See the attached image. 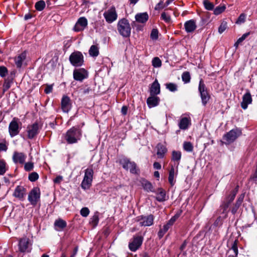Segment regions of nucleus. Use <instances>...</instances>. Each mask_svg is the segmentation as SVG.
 <instances>
[{
  "label": "nucleus",
  "mask_w": 257,
  "mask_h": 257,
  "mask_svg": "<svg viewBox=\"0 0 257 257\" xmlns=\"http://www.w3.org/2000/svg\"><path fill=\"white\" fill-rule=\"evenodd\" d=\"M82 132L79 126H73L64 135V137L68 144L77 143L82 138Z\"/></svg>",
  "instance_id": "obj_1"
},
{
  "label": "nucleus",
  "mask_w": 257,
  "mask_h": 257,
  "mask_svg": "<svg viewBox=\"0 0 257 257\" xmlns=\"http://www.w3.org/2000/svg\"><path fill=\"white\" fill-rule=\"evenodd\" d=\"M117 29L119 34L124 38L129 37L131 33L130 23L126 18H122L118 20L117 24Z\"/></svg>",
  "instance_id": "obj_2"
},
{
  "label": "nucleus",
  "mask_w": 257,
  "mask_h": 257,
  "mask_svg": "<svg viewBox=\"0 0 257 257\" xmlns=\"http://www.w3.org/2000/svg\"><path fill=\"white\" fill-rule=\"evenodd\" d=\"M119 162L122 168L126 170H130V172L134 174H137L139 172L137 164L134 162H132L126 157L121 158Z\"/></svg>",
  "instance_id": "obj_3"
},
{
  "label": "nucleus",
  "mask_w": 257,
  "mask_h": 257,
  "mask_svg": "<svg viewBox=\"0 0 257 257\" xmlns=\"http://www.w3.org/2000/svg\"><path fill=\"white\" fill-rule=\"evenodd\" d=\"M93 171L92 168H87L85 170L84 176L81 184V188L86 190L89 189L92 185Z\"/></svg>",
  "instance_id": "obj_4"
},
{
  "label": "nucleus",
  "mask_w": 257,
  "mask_h": 257,
  "mask_svg": "<svg viewBox=\"0 0 257 257\" xmlns=\"http://www.w3.org/2000/svg\"><path fill=\"white\" fill-rule=\"evenodd\" d=\"M69 61L74 67H80L83 65L84 57L81 52L74 51L69 56Z\"/></svg>",
  "instance_id": "obj_5"
},
{
  "label": "nucleus",
  "mask_w": 257,
  "mask_h": 257,
  "mask_svg": "<svg viewBox=\"0 0 257 257\" xmlns=\"http://www.w3.org/2000/svg\"><path fill=\"white\" fill-rule=\"evenodd\" d=\"M198 90L201 98L202 103L205 106L210 98V96L202 79L199 81Z\"/></svg>",
  "instance_id": "obj_6"
},
{
  "label": "nucleus",
  "mask_w": 257,
  "mask_h": 257,
  "mask_svg": "<svg viewBox=\"0 0 257 257\" xmlns=\"http://www.w3.org/2000/svg\"><path fill=\"white\" fill-rule=\"evenodd\" d=\"M144 237L140 235H136L130 239L128 243V248L132 251H137L142 245Z\"/></svg>",
  "instance_id": "obj_7"
},
{
  "label": "nucleus",
  "mask_w": 257,
  "mask_h": 257,
  "mask_svg": "<svg viewBox=\"0 0 257 257\" xmlns=\"http://www.w3.org/2000/svg\"><path fill=\"white\" fill-rule=\"evenodd\" d=\"M103 15L106 22L108 24L115 21L118 17L116 9L114 6H112L106 10Z\"/></svg>",
  "instance_id": "obj_8"
},
{
  "label": "nucleus",
  "mask_w": 257,
  "mask_h": 257,
  "mask_svg": "<svg viewBox=\"0 0 257 257\" xmlns=\"http://www.w3.org/2000/svg\"><path fill=\"white\" fill-rule=\"evenodd\" d=\"M40 190L38 187L33 188L28 195V200L30 203L35 206L37 204L40 198Z\"/></svg>",
  "instance_id": "obj_9"
},
{
  "label": "nucleus",
  "mask_w": 257,
  "mask_h": 257,
  "mask_svg": "<svg viewBox=\"0 0 257 257\" xmlns=\"http://www.w3.org/2000/svg\"><path fill=\"white\" fill-rule=\"evenodd\" d=\"M19 119L14 117L10 122L9 126V132L11 137H14L19 134L20 132Z\"/></svg>",
  "instance_id": "obj_10"
},
{
  "label": "nucleus",
  "mask_w": 257,
  "mask_h": 257,
  "mask_svg": "<svg viewBox=\"0 0 257 257\" xmlns=\"http://www.w3.org/2000/svg\"><path fill=\"white\" fill-rule=\"evenodd\" d=\"M241 134V132L239 130H232L224 135L223 139L226 143L230 144L234 142Z\"/></svg>",
  "instance_id": "obj_11"
},
{
  "label": "nucleus",
  "mask_w": 257,
  "mask_h": 257,
  "mask_svg": "<svg viewBox=\"0 0 257 257\" xmlns=\"http://www.w3.org/2000/svg\"><path fill=\"white\" fill-rule=\"evenodd\" d=\"M27 190L24 186L18 185L15 188L13 196L17 199L23 201L26 196Z\"/></svg>",
  "instance_id": "obj_12"
},
{
  "label": "nucleus",
  "mask_w": 257,
  "mask_h": 257,
  "mask_svg": "<svg viewBox=\"0 0 257 257\" xmlns=\"http://www.w3.org/2000/svg\"><path fill=\"white\" fill-rule=\"evenodd\" d=\"M137 221L139 222L141 226H149L153 224L154 216L150 214L148 216H140L137 218Z\"/></svg>",
  "instance_id": "obj_13"
},
{
  "label": "nucleus",
  "mask_w": 257,
  "mask_h": 257,
  "mask_svg": "<svg viewBox=\"0 0 257 257\" xmlns=\"http://www.w3.org/2000/svg\"><path fill=\"white\" fill-rule=\"evenodd\" d=\"M40 128V126L38 123L36 122L33 124L29 125L27 128L28 138L30 139H33L38 134Z\"/></svg>",
  "instance_id": "obj_14"
},
{
  "label": "nucleus",
  "mask_w": 257,
  "mask_h": 257,
  "mask_svg": "<svg viewBox=\"0 0 257 257\" xmlns=\"http://www.w3.org/2000/svg\"><path fill=\"white\" fill-rule=\"evenodd\" d=\"M31 244L29 239L27 237L21 238L19 240V248L21 252H30L31 250Z\"/></svg>",
  "instance_id": "obj_15"
},
{
  "label": "nucleus",
  "mask_w": 257,
  "mask_h": 257,
  "mask_svg": "<svg viewBox=\"0 0 257 257\" xmlns=\"http://www.w3.org/2000/svg\"><path fill=\"white\" fill-rule=\"evenodd\" d=\"M88 75L87 71L84 68L77 69L73 71V78L77 81H82L87 78Z\"/></svg>",
  "instance_id": "obj_16"
},
{
  "label": "nucleus",
  "mask_w": 257,
  "mask_h": 257,
  "mask_svg": "<svg viewBox=\"0 0 257 257\" xmlns=\"http://www.w3.org/2000/svg\"><path fill=\"white\" fill-rule=\"evenodd\" d=\"M88 25L87 20L84 17H80L78 19L76 23L73 30L75 32H80L84 30Z\"/></svg>",
  "instance_id": "obj_17"
},
{
  "label": "nucleus",
  "mask_w": 257,
  "mask_h": 257,
  "mask_svg": "<svg viewBox=\"0 0 257 257\" xmlns=\"http://www.w3.org/2000/svg\"><path fill=\"white\" fill-rule=\"evenodd\" d=\"M237 190H233L231 193L226 197L223 203L221 205V207L223 209V212H225L229 207L230 203L234 200Z\"/></svg>",
  "instance_id": "obj_18"
},
{
  "label": "nucleus",
  "mask_w": 257,
  "mask_h": 257,
  "mask_svg": "<svg viewBox=\"0 0 257 257\" xmlns=\"http://www.w3.org/2000/svg\"><path fill=\"white\" fill-rule=\"evenodd\" d=\"M252 99L251 94L248 90H246V92L242 96V100L241 102V107L243 109H246L248 105L252 103Z\"/></svg>",
  "instance_id": "obj_19"
},
{
  "label": "nucleus",
  "mask_w": 257,
  "mask_h": 257,
  "mask_svg": "<svg viewBox=\"0 0 257 257\" xmlns=\"http://www.w3.org/2000/svg\"><path fill=\"white\" fill-rule=\"evenodd\" d=\"M61 105L63 111L64 112H68L71 107L70 98L66 95L63 96L61 99Z\"/></svg>",
  "instance_id": "obj_20"
},
{
  "label": "nucleus",
  "mask_w": 257,
  "mask_h": 257,
  "mask_svg": "<svg viewBox=\"0 0 257 257\" xmlns=\"http://www.w3.org/2000/svg\"><path fill=\"white\" fill-rule=\"evenodd\" d=\"M27 156L23 153L15 152L13 156V160L16 164H23L25 163Z\"/></svg>",
  "instance_id": "obj_21"
},
{
  "label": "nucleus",
  "mask_w": 257,
  "mask_h": 257,
  "mask_svg": "<svg viewBox=\"0 0 257 257\" xmlns=\"http://www.w3.org/2000/svg\"><path fill=\"white\" fill-rule=\"evenodd\" d=\"M191 120L190 116H184L181 118L178 126L181 130H185L188 128L191 125Z\"/></svg>",
  "instance_id": "obj_22"
},
{
  "label": "nucleus",
  "mask_w": 257,
  "mask_h": 257,
  "mask_svg": "<svg viewBox=\"0 0 257 257\" xmlns=\"http://www.w3.org/2000/svg\"><path fill=\"white\" fill-rule=\"evenodd\" d=\"M184 28L188 33L193 32L197 28L196 22L194 20H190L184 23Z\"/></svg>",
  "instance_id": "obj_23"
},
{
  "label": "nucleus",
  "mask_w": 257,
  "mask_h": 257,
  "mask_svg": "<svg viewBox=\"0 0 257 257\" xmlns=\"http://www.w3.org/2000/svg\"><path fill=\"white\" fill-rule=\"evenodd\" d=\"M151 95H157L160 93V85L157 79L152 84L150 89Z\"/></svg>",
  "instance_id": "obj_24"
},
{
  "label": "nucleus",
  "mask_w": 257,
  "mask_h": 257,
  "mask_svg": "<svg viewBox=\"0 0 257 257\" xmlns=\"http://www.w3.org/2000/svg\"><path fill=\"white\" fill-rule=\"evenodd\" d=\"M149 19V15L147 12L138 13L135 16L137 22L145 24Z\"/></svg>",
  "instance_id": "obj_25"
},
{
  "label": "nucleus",
  "mask_w": 257,
  "mask_h": 257,
  "mask_svg": "<svg viewBox=\"0 0 257 257\" xmlns=\"http://www.w3.org/2000/svg\"><path fill=\"white\" fill-rule=\"evenodd\" d=\"M67 226L66 222L61 219L59 218L56 219L54 222L55 229L58 231L63 230Z\"/></svg>",
  "instance_id": "obj_26"
},
{
  "label": "nucleus",
  "mask_w": 257,
  "mask_h": 257,
  "mask_svg": "<svg viewBox=\"0 0 257 257\" xmlns=\"http://www.w3.org/2000/svg\"><path fill=\"white\" fill-rule=\"evenodd\" d=\"M159 102V97L155 95H151L147 100V103L149 107H155L158 105Z\"/></svg>",
  "instance_id": "obj_27"
},
{
  "label": "nucleus",
  "mask_w": 257,
  "mask_h": 257,
  "mask_svg": "<svg viewBox=\"0 0 257 257\" xmlns=\"http://www.w3.org/2000/svg\"><path fill=\"white\" fill-rule=\"evenodd\" d=\"M26 53L23 52L18 56L15 58V62L18 68H21L22 66L23 62L26 59Z\"/></svg>",
  "instance_id": "obj_28"
},
{
  "label": "nucleus",
  "mask_w": 257,
  "mask_h": 257,
  "mask_svg": "<svg viewBox=\"0 0 257 257\" xmlns=\"http://www.w3.org/2000/svg\"><path fill=\"white\" fill-rule=\"evenodd\" d=\"M157 154L159 158H164L165 154L167 152L166 147L162 144H158L157 146Z\"/></svg>",
  "instance_id": "obj_29"
},
{
  "label": "nucleus",
  "mask_w": 257,
  "mask_h": 257,
  "mask_svg": "<svg viewBox=\"0 0 257 257\" xmlns=\"http://www.w3.org/2000/svg\"><path fill=\"white\" fill-rule=\"evenodd\" d=\"M178 171L175 172V169L172 167L169 173L168 181L171 186H173L175 183V176L177 175Z\"/></svg>",
  "instance_id": "obj_30"
},
{
  "label": "nucleus",
  "mask_w": 257,
  "mask_h": 257,
  "mask_svg": "<svg viewBox=\"0 0 257 257\" xmlns=\"http://www.w3.org/2000/svg\"><path fill=\"white\" fill-rule=\"evenodd\" d=\"M156 199L159 202H162L166 200V192L162 188H159L156 193Z\"/></svg>",
  "instance_id": "obj_31"
},
{
  "label": "nucleus",
  "mask_w": 257,
  "mask_h": 257,
  "mask_svg": "<svg viewBox=\"0 0 257 257\" xmlns=\"http://www.w3.org/2000/svg\"><path fill=\"white\" fill-rule=\"evenodd\" d=\"M99 212L96 211L94 213L93 215L91 217L90 219V224L92 226L93 228L95 227L99 222Z\"/></svg>",
  "instance_id": "obj_32"
},
{
  "label": "nucleus",
  "mask_w": 257,
  "mask_h": 257,
  "mask_svg": "<svg viewBox=\"0 0 257 257\" xmlns=\"http://www.w3.org/2000/svg\"><path fill=\"white\" fill-rule=\"evenodd\" d=\"M182 154L179 151H173L172 152V160L177 162L179 164L181 159Z\"/></svg>",
  "instance_id": "obj_33"
},
{
  "label": "nucleus",
  "mask_w": 257,
  "mask_h": 257,
  "mask_svg": "<svg viewBox=\"0 0 257 257\" xmlns=\"http://www.w3.org/2000/svg\"><path fill=\"white\" fill-rule=\"evenodd\" d=\"M8 170V167L5 160L0 159V176L4 175Z\"/></svg>",
  "instance_id": "obj_34"
},
{
  "label": "nucleus",
  "mask_w": 257,
  "mask_h": 257,
  "mask_svg": "<svg viewBox=\"0 0 257 257\" xmlns=\"http://www.w3.org/2000/svg\"><path fill=\"white\" fill-rule=\"evenodd\" d=\"M142 185L144 190L148 192L153 191V187L152 184L147 180H144L142 182Z\"/></svg>",
  "instance_id": "obj_35"
},
{
  "label": "nucleus",
  "mask_w": 257,
  "mask_h": 257,
  "mask_svg": "<svg viewBox=\"0 0 257 257\" xmlns=\"http://www.w3.org/2000/svg\"><path fill=\"white\" fill-rule=\"evenodd\" d=\"M89 54L91 56L96 57L99 54V49L97 45H92L89 50Z\"/></svg>",
  "instance_id": "obj_36"
},
{
  "label": "nucleus",
  "mask_w": 257,
  "mask_h": 257,
  "mask_svg": "<svg viewBox=\"0 0 257 257\" xmlns=\"http://www.w3.org/2000/svg\"><path fill=\"white\" fill-rule=\"evenodd\" d=\"M183 148L187 152H192L193 151V145L190 142H184L183 144Z\"/></svg>",
  "instance_id": "obj_37"
},
{
  "label": "nucleus",
  "mask_w": 257,
  "mask_h": 257,
  "mask_svg": "<svg viewBox=\"0 0 257 257\" xmlns=\"http://www.w3.org/2000/svg\"><path fill=\"white\" fill-rule=\"evenodd\" d=\"M230 250L233 251V253L230 255H229L228 257H237L238 254L237 240L234 241Z\"/></svg>",
  "instance_id": "obj_38"
},
{
  "label": "nucleus",
  "mask_w": 257,
  "mask_h": 257,
  "mask_svg": "<svg viewBox=\"0 0 257 257\" xmlns=\"http://www.w3.org/2000/svg\"><path fill=\"white\" fill-rule=\"evenodd\" d=\"M46 4L44 1L41 0L37 2L35 5V9L38 11H41L45 8Z\"/></svg>",
  "instance_id": "obj_39"
},
{
  "label": "nucleus",
  "mask_w": 257,
  "mask_h": 257,
  "mask_svg": "<svg viewBox=\"0 0 257 257\" xmlns=\"http://www.w3.org/2000/svg\"><path fill=\"white\" fill-rule=\"evenodd\" d=\"M152 64L154 67L160 68L162 66V61L159 57H156L152 59Z\"/></svg>",
  "instance_id": "obj_40"
},
{
  "label": "nucleus",
  "mask_w": 257,
  "mask_h": 257,
  "mask_svg": "<svg viewBox=\"0 0 257 257\" xmlns=\"http://www.w3.org/2000/svg\"><path fill=\"white\" fill-rule=\"evenodd\" d=\"M170 227L167 224H166L163 226L162 228L160 229L158 234L160 238H162L164 235Z\"/></svg>",
  "instance_id": "obj_41"
},
{
  "label": "nucleus",
  "mask_w": 257,
  "mask_h": 257,
  "mask_svg": "<svg viewBox=\"0 0 257 257\" xmlns=\"http://www.w3.org/2000/svg\"><path fill=\"white\" fill-rule=\"evenodd\" d=\"M161 19L167 23L170 24L171 23V16L167 13L163 12L161 15Z\"/></svg>",
  "instance_id": "obj_42"
},
{
  "label": "nucleus",
  "mask_w": 257,
  "mask_h": 257,
  "mask_svg": "<svg viewBox=\"0 0 257 257\" xmlns=\"http://www.w3.org/2000/svg\"><path fill=\"white\" fill-rule=\"evenodd\" d=\"M225 9L226 7L225 5H219L214 10V14L215 15H218L223 13L225 10Z\"/></svg>",
  "instance_id": "obj_43"
},
{
  "label": "nucleus",
  "mask_w": 257,
  "mask_h": 257,
  "mask_svg": "<svg viewBox=\"0 0 257 257\" xmlns=\"http://www.w3.org/2000/svg\"><path fill=\"white\" fill-rule=\"evenodd\" d=\"M182 79L185 83H188L190 81V75L189 72H184L182 75Z\"/></svg>",
  "instance_id": "obj_44"
},
{
  "label": "nucleus",
  "mask_w": 257,
  "mask_h": 257,
  "mask_svg": "<svg viewBox=\"0 0 257 257\" xmlns=\"http://www.w3.org/2000/svg\"><path fill=\"white\" fill-rule=\"evenodd\" d=\"M203 5L206 10L208 11L212 10L214 8V5L208 0L203 1Z\"/></svg>",
  "instance_id": "obj_45"
},
{
  "label": "nucleus",
  "mask_w": 257,
  "mask_h": 257,
  "mask_svg": "<svg viewBox=\"0 0 257 257\" xmlns=\"http://www.w3.org/2000/svg\"><path fill=\"white\" fill-rule=\"evenodd\" d=\"M246 18V15L244 13L241 14L239 17L238 18L237 20H236L235 23L236 24L240 25L241 24L244 23L245 22Z\"/></svg>",
  "instance_id": "obj_46"
},
{
  "label": "nucleus",
  "mask_w": 257,
  "mask_h": 257,
  "mask_svg": "<svg viewBox=\"0 0 257 257\" xmlns=\"http://www.w3.org/2000/svg\"><path fill=\"white\" fill-rule=\"evenodd\" d=\"M166 86L167 89L172 92H175L177 90V85L173 83H167Z\"/></svg>",
  "instance_id": "obj_47"
},
{
  "label": "nucleus",
  "mask_w": 257,
  "mask_h": 257,
  "mask_svg": "<svg viewBox=\"0 0 257 257\" xmlns=\"http://www.w3.org/2000/svg\"><path fill=\"white\" fill-rule=\"evenodd\" d=\"M8 143L6 140H4L2 142L0 143V152H6L8 150Z\"/></svg>",
  "instance_id": "obj_48"
},
{
  "label": "nucleus",
  "mask_w": 257,
  "mask_h": 257,
  "mask_svg": "<svg viewBox=\"0 0 257 257\" xmlns=\"http://www.w3.org/2000/svg\"><path fill=\"white\" fill-rule=\"evenodd\" d=\"M39 178V175L36 172H32L30 173L29 175V179L31 182H35L37 180H38Z\"/></svg>",
  "instance_id": "obj_49"
},
{
  "label": "nucleus",
  "mask_w": 257,
  "mask_h": 257,
  "mask_svg": "<svg viewBox=\"0 0 257 257\" xmlns=\"http://www.w3.org/2000/svg\"><path fill=\"white\" fill-rule=\"evenodd\" d=\"M34 168V163L32 162H27L25 164L24 169L26 171L29 172Z\"/></svg>",
  "instance_id": "obj_50"
},
{
  "label": "nucleus",
  "mask_w": 257,
  "mask_h": 257,
  "mask_svg": "<svg viewBox=\"0 0 257 257\" xmlns=\"http://www.w3.org/2000/svg\"><path fill=\"white\" fill-rule=\"evenodd\" d=\"M80 213L81 216L86 217L88 216L90 211L87 207H83L80 210Z\"/></svg>",
  "instance_id": "obj_51"
},
{
  "label": "nucleus",
  "mask_w": 257,
  "mask_h": 257,
  "mask_svg": "<svg viewBox=\"0 0 257 257\" xmlns=\"http://www.w3.org/2000/svg\"><path fill=\"white\" fill-rule=\"evenodd\" d=\"M151 38L153 40H156L158 38V31L157 29H153L150 35Z\"/></svg>",
  "instance_id": "obj_52"
},
{
  "label": "nucleus",
  "mask_w": 257,
  "mask_h": 257,
  "mask_svg": "<svg viewBox=\"0 0 257 257\" xmlns=\"http://www.w3.org/2000/svg\"><path fill=\"white\" fill-rule=\"evenodd\" d=\"M8 73V69L4 66H0V76L2 77H5Z\"/></svg>",
  "instance_id": "obj_53"
},
{
  "label": "nucleus",
  "mask_w": 257,
  "mask_h": 257,
  "mask_svg": "<svg viewBox=\"0 0 257 257\" xmlns=\"http://www.w3.org/2000/svg\"><path fill=\"white\" fill-rule=\"evenodd\" d=\"M166 7L165 3H164V0H160V2L155 6V9L156 10H160Z\"/></svg>",
  "instance_id": "obj_54"
},
{
  "label": "nucleus",
  "mask_w": 257,
  "mask_h": 257,
  "mask_svg": "<svg viewBox=\"0 0 257 257\" xmlns=\"http://www.w3.org/2000/svg\"><path fill=\"white\" fill-rule=\"evenodd\" d=\"M227 28V23L226 22H222L219 28H218V32L220 34L222 33Z\"/></svg>",
  "instance_id": "obj_55"
},
{
  "label": "nucleus",
  "mask_w": 257,
  "mask_h": 257,
  "mask_svg": "<svg viewBox=\"0 0 257 257\" xmlns=\"http://www.w3.org/2000/svg\"><path fill=\"white\" fill-rule=\"evenodd\" d=\"M250 35V32L246 33L242 35V36L239 38L238 40V43H241L243 41H244L249 35Z\"/></svg>",
  "instance_id": "obj_56"
},
{
  "label": "nucleus",
  "mask_w": 257,
  "mask_h": 257,
  "mask_svg": "<svg viewBox=\"0 0 257 257\" xmlns=\"http://www.w3.org/2000/svg\"><path fill=\"white\" fill-rule=\"evenodd\" d=\"M53 90V85H47L44 90L46 94L51 93Z\"/></svg>",
  "instance_id": "obj_57"
},
{
  "label": "nucleus",
  "mask_w": 257,
  "mask_h": 257,
  "mask_svg": "<svg viewBox=\"0 0 257 257\" xmlns=\"http://www.w3.org/2000/svg\"><path fill=\"white\" fill-rule=\"evenodd\" d=\"M178 218V216H173L172 217L170 220L167 223V224L170 227L171 226L173 223L176 221V219Z\"/></svg>",
  "instance_id": "obj_58"
},
{
  "label": "nucleus",
  "mask_w": 257,
  "mask_h": 257,
  "mask_svg": "<svg viewBox=\"0 0 257 257\" xmlns=\"http://www.w3.org/2000/svg\"><path fill=\"white\" fill-rule=\"evenodd\" d=\"M62 180L63 177L61 176H58L55 178L54 182L55 183L59 184L62 181Z\"/></svg>",
  "instance_id": "obj_59"
},
{
  "label": "nucleus",
  "mask_w": 257,
  "mask_h": 257,
  "mask_svg": "<svg viewBox=\"0 0 257 257\" xmlns=\"http://www.w3.org/2000/svg\"><path fill=\"white\" fill-rule=\"evenodd\" d=\"M127 107L126 106H123L121 108V113L123 115H125L127 113Z\"/></svg>",
  "instance_id": "obj_60"
},
{
  "label": "nucleus",
  "mask_w": 257,
  "mask_h": 257,
  "mask_svg": "<svg viewBox=\"0 0 257 257\" xmlns=\"http://www.w3.org/2000/svg\"><path fill=\"white\" fill-rule=\"evenodd\" d=\"M153 167H154V169H157V170H160L161 168V164L157 162H154V163L153 164Z\"/></svg>",
  "instance_id": "obj_61"
},
{
  "label": "nucleus",
  "mask_w": 257,
  "mask_h": 257,
  "mask_svg": "<svg viewBox=\"0 0 257 257\" xmlns=\"http://www.w3.org/2000/svg\"><path fill=\"white\" fill-rule=\"evenodd\" d=\"M250 179L254 181L255 184H257V173L254 172V173L250 177Z\"/></svg>",
  "instance_id": "obj_62"
},
{
  "label": "nucleus",
  "mask_w": 257,
  "mask_h": 257,
  "mask_svg": "<svg viewBox=\"0 0 257 257\" xmlns=\"http://www.w3.org/2000/svg\"><path fill=\"white\" fill-rule=\"evenodd\" d=\"M10 84L9 82L5 83L3 86V90L4 91H7L10 88Z\"/></svg>",
  "instance_id": "obj_63"
},
{
  "label": "nucleus",
  "mask_w": 257,
  "mask_h": 257,
  "mask_svg": "<svg viewBox=\"0 0 257 257\" xmlns=\"http://www.w3.org/2000/svg\"><path fill=\"white\" fill-rule=\"evenodd\" d=\"M239 208V207L237 206H235V205H234V206L231 209V213L233 214H234L236 213V212H237L238 209Z\"/></svg>",
  "instance_id": "obj_64"
}]
</instances>
